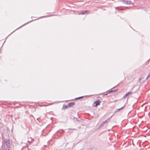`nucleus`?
<instances>
[{
    "label": "nucleus",
    "instance_id": "obj_1",
    "mask_svg": "<svg viewBox=\"0 0 150 150\" xmlns=\"http://www.w3.org/2000/svg\"><path fill=\"white\" fill-rule=\"evenodd\" d=\"M5 142L6 143L7 147H8V148H10L11 142L10 140L9 139H6L5 140Z\"/></svg>",
    "mask_w": 150,
    "mask_h": 150
},
{
    "label": "nucleus",
    "instance_id": "obj_2",
    "mask_svg": "<svg viewBox=\"0 0 150 150\" xmlns=\"http://www.w3.org/2000/svg\"><path fill=\"white\" fill-rule=\"evenodd\" d=\"M90 13L89 12V11L88 10H83L82 11H80L79 14L83 15L88 14L89 13Z\"/></svg>",
    "mask_w": 150,
    "mask_h": 150
},
{
    "label": "nucleus",
    "instance_id": "obj_3",
    "mask_svg": "<svg viewBox=\"0 0 150 150\" xmlns=\"http://www.w3.org/2000/svg\"><path fill=\"white\" fill-rule=\"evenodd\" d=\"M122 1L124 4H125L131 5L132 4V2L130 1L123 0H122Z\"/></svg>",
    "mask_w": 150,
    "mask_h": 150
},
{
    "label": "nucleus",
    "instance_id": "obj_4",
    "mask_svg": "<svg viewBox=\"0 0 150 150\" xmlns=\"http://www.w3.org/2000/svg\"><path fill=\"white\" fill-rule=\"evenodd\" d=\"M110 119L108 118L105 121L102 122L99 125V127L100 128L102 127L103 126V125L104 124H105L106 122H108L109 121Z\"/></svg>",
    "mask_w": 150,
    "mask_h": 150
},
{
    "label": "nucleus",
    "instance_id": "obj_5",
    "mask_svg": "<svg viewBox=\"0 0 150 150\" xmlns=\"http://www.w3.org/2000/svg\"><path fill=\"white\" fill-rule=\"evenodd\" d=\"M101 103V101L100 100H97L94 102V103L95 104V105L94 106H97L98 105H99Z\"/></svg>",
    "mask_w": 150,
    "mask_h": 150
},
{
    "label": "nucleus",
    "instance_id": "obj_6",
    "mask_svg": "<svg viewBox=\"0 0 150 150\" xmlns=\"http://www.w3.org/2000/svg\"><path fill=\"white\" fill-rule=\"evenodd\" d=\"M74 105L75 103L74 102L69 103L67 105V106L69 107H72Z\"/></svg>",
    "mask_w": 150,
    "mask_h": 150
},
{
    "label": "nucleus",
    "instance_id": "obj_7",
    "mask_svg": "<svg viewBox=\"0 0 150 150\" xmlns=\"http://www.w3.org/2000/svg\"><path fill=\"white\" fill-rule=\"evenodd\" d=\"M132 93V92H129L128 93H126V94L125 95V96H124V98H125L126 97H127V96L129 95H131Z\"/></svg>",
    "mask_w": 150,
    "mask_h": 150
},
{
    "label": "nucleus",
    "instance_id": "obj_8",
    "mask_svg": "<svg viewBox=\"0 0 150 150\" xmlns=\"http://www.w3.org/2000/svg\"><path fill=\"white\" fill-rule=\"evenodd\" d=\"M93 95H89V96H81V97H78V98H75V100H76V99H79L83 98L84 97H88V96L90 97L91 96H92Z\"/></svg>",
    "mask_w": 150,
    "mask_h": 150
},
{
    "label": "nucleus",
    "instance_id": "obj_9",
    "mask_svg": "<svg viewBox=\"0 0 150 150\" xmlns=\"http://www.w3.org/2000/svg\"><path fill=\"white\" fill-rule=\"evenodd\" d=\"M69 106H67V105L64 104L63 105V108L64 109H66V108H67Z\"/></svg>",
    "mask_w": 150,
    "mask_h": 150
},
{
    "label": "nucleus",
    "instance_id": "obj_10",
    "mask_svg": "<svg viewBox=\"0 0 150 150\" xmlns=\"http://www.w3.org/2000/svg\"><path fill=\"white\" fill-rule=\"evenodd\" d=\"M32 21V20L31 21H29V22H28L27 23H25V24H23V25L21 26L20 27H19V28H17V29H16V30H15L13 31V32H14V31H15L17 29H18V28H20L21 27V26H23V25H25L26 24H27V23H30V22H31V21ZM12 33H13V32H12Z\"/></svg>",
    "mask_w": 150,
    "mask_h": 150
},
{
    "label": "nucleus",
    "instance_id": "obj_11",
    "mask_svg": "<svg viewBox=\"0 0 150 150\" xmlns=\"http://www.w3.org/2000/svg\"><path fill=\"white\" fill-rule=\"evenodd\" d=\"M59 132L61 133H63L64 132V130L63 129H60L59 131Z\"/></svg>",
    "mask_w": 150,
    "mask_h": 150
},
{
    "label": "nucleus",
    "instance_id": "obj_12",
    "mask_svg": "<svg viewBox=\"0 0 150 150\" xmlns=\"http://www.w3.org/2000/svg\"><path fill=\"white\" fill-rule=\"evenodd\" d=\"M72 117H73L74 118H75V119H76V120L77 121H78V122H79V120L78 119V118H77V117H73V116H72Z\"/></svg>",
    "mask_w": 150,
    "mask_h": 150
},
{
    "label": "nucleus",
    "instance_id": "obj_13",
    "mask_svg": "<svg viewBox=\"0 0 150 150\" xmlns=\"http://www.w3.org/2000/svg\"><path fill=\"white\" fill-rule=\"evenodd\" d=\"M124 107H125V105L119 109H117V110H118L119 111L120 110L122 109Z\"/></svg>",
    "mask_w": 150,
    "mask_h": 150
},
{
    "label": "nucleus",
    "instance_id": "obj_14",
    "mask_svg": "<svg viewBox=\"0 0 150 150\" xmlns=\"http://www.w3.org/2000/svg\"><path fill=\"white\" fill-rule=\"evenodd\" d=\"M150 76V72L149 74L148 75V76L146 77V79H147L148 78H149Z\"/></svg>",
    "mask_w": 150,
    "mask_h": 150
},
{
    "label": "nucleus",
    "instance_id": "obj_15",
    "mask_svg": "<svg viewBox=\"0 0 150 150\" xmlns=\"http://www.w3.org/2000/svg\"><path fill=\"white\" fill-rule=\"evenodd\" d=\"M5 150H9V148L7 147Z\"/></svg>",
    "mask_w": 150,
    "mask_h": 150
},
{
    "label": "nucleus",
    "instance_id": "obj_16",
    "mask_svg": "<svg viewBox=\"0 0 150 150\" xmlns=\"http://www.w3.org/2000/svg\"><path fill=\"white\" fill-rule=\"evenodd\" d=\"M112 91H107V92L108 93H110L112 92Z\"/></svg>",
    "mask_w": 150,
    "mask_h": 150
},
{
    "label": "nucleus",
    "instance_id": "obj_17",
    "mask_svg": "<svg viewBox=\"0 0 150 150\" xmlns=\"http://www.w3.org/2000/svg\"><path fill=\"white\" fill-rule=\"evenodd\" d=\"M46 17V16H42V17H41L43 18V17Z\"/></svg>",
    "mask_w": 150,
    "mask_h": 150
},
{
    "label": "nucleus",
    "instance_id": "obj_18",
    "mask_svg": "<svg viewBox=\"0 0 150 150\" xmlns=\"http://www.w3.org/2000/svg\"><path fill=\"white\" fill-rule=\"evenodd\" d=\"M118 111H118V110H117V109H116V110H115V112H118Z\"/></svg>",
    "mask_w": 150,
    "mask_h": 150
},
{
    "label": "nucleus",
    "instance_id": "obj_19",
    "mask_svg": "<svg viewBox=\"0 0 150 150\" xmlns=\"http://www.w3.org/2000/svg\"><path fill=\"white\" fill-rule=\"evenodd\" d=\"M40 118V117H38V118H37V120H38V119H39Z\"/></svg>",
    "mask_w": 150,
    "mask_h": 150
},
{
    "label": "nucleus",
    "instance_id": "obj_20",
    "mask_svg": "<svg viewBox=\"0 0 150 150\" xmlns=\"http://www.w3.org/2000/svg\"><path fill=\"white\" fill-rule=\"evenodd\" d=\"M72 129L73 130H76V129H74V128Z\"/></svg>",
    "mask_w": 150,
    "mask_h": 150
},
{
    "label": "nucleus",
    "instance_id": "obj_21",
    "mask_svg": "<svg viewBox=\"0 0 150 150\" xmlns=\"http://www.w3.org/2000/svg\"><path fill=\"white\" fill-rule=\"evenodd\" d=\"M68 130H71V129H72L71 128H69L68 129Z\"/></svg>",
    "mask_w": 150,
    "mask_h": 150
},
{
    "label": "nucleus",
    "instance_id": "obj_22",
    "mask_svg": "<svg viewBox=\"0 0 150 150\" xmlns=\"http://www.w3.org/2000/svg\"><path fill=\"white\" fill-rule=\"evenodd\" d=\"M93 105L94 106V102H93V104H92V106H93Z\"/></svg>",
    "mask_w": 150,
    "mask_h": 150
},
{
    "label": "nucleus",
    "instance_id": "obj_23",
    "mask_svg": "<svg viewBox=\"0 0 150 150\" xmlns=\"http://www.w3.org/2000/svg\"><path fill=\"white\" fill-rule=\"evenodd\" d=\"M28 150H31V149H30L29 148H28Z\"/></svg>",
    "mask_w": 150,
    "mask_h": 150
}]
</instances>
